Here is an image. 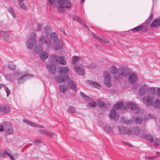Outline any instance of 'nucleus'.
<instances>
[{"instance_id": "obj_1", "label": "nucleus", "mask_w": 160, "mask_h": 160, "mask_svg": "<svg viewBox=\"0 0 160 160\" xmlns=\"http://www.w3.org/2000/svg\"><path fill=\"white\" fill-rule=\"evenodd\" d=\"M58 57L57 55H51L48 59V63L46 64L48 69L52 75H54L56 72V68L55 66L58 64Z\"/></svg>"}, {"instance_id": "obj_2", "label": "nucleus", "mask_w": 160, "mask_h": 160, "mask_svg": "<svg viewBox=\"0 0 160 160\" xmlns=\"http://www.w3.org/2000/svg\"><path fill=\"white\" fill-rule=\"evenodd\" d=\"M58 11L60 13H63L64 8L69 9L71 7V2L69 0H58Z\"/></svg>"}, {"instance_id": "obj_3", "label": "nucleus", "mask_w": 160, "mask_h": 160, "mask_svg": "<svg viewBox=\"0 0 160 160\" xmlns=\"http://www.w3.org/2000/svg\"><path fill=\"white\" fill-rule=\"evenodd\" d=\"M69 79V77L68 75H62L56 76L55 80L56 82L59 83H65Z\"/></svg>"}, {"instance_id": "obj_4", "label": "nucleus", "mask_w": 160, "mask_h": 160, "mask_svg": "<svg viewBox=\"0 0 160 160\" xmlns=\"http://www.w3.org/2000/svg\"><path fill=\"white\" fill-rule=\"evenodd\" d=\"M131 71L130 69L127 67H122L119 69V74L124 77L129 75Z\"/></svg>"}, {"instance_id": "obj_5", "label": "nucleus", "mask_w": 160, "mask_h": 160, "mask_svg": "<svg viewBox=\"0 0 160 160\" xmlns=\"http://www.w3.org/2000/svg\"><path fill=\"white\" fill-rule=\"evenodd\" d=\"M103 75L104 78V83L106 86L108 87H110L111 86L110 82L111 78L109 72L107 71H104Z\"/></svg>"}, {"instance_id": "obj_6", "label": "nucleus", "mask_w": 160, "mask_h": 160, "mask_svg": "<svg viewBox=\"0 0 160 160\" xmlns=\"http://www.w3.org/2000/svg\"><path fill=\"white\" fill-rule=\"evenodd\" d=\"M35 34H34L33 36H31L30 39L27 40L26 46L28 48H32L34 44L36 43V41L35 38Z\"/></svg>"}, {"instance_id": "obj_7", "label": "nucleus", "mask_w": 160, "mask_h": 160, "mask_svg": "<svg viewBox=\"0 0 160 160\" xmlns=\"http://www.w3.org/2000/svg\"><path fill=\"white\" fill-rule=\"evenodd\" d=\"M119 133L122 135L127 134L131 135L132 134V130L129 128H126L124 127H119Z\"/></svg>"}, {"instance_id": "obj_8", "label": "nucleus", "mask_w": 160, "mask_h": 160, "mask_svg": "<svg viewBox=\"0 0 160 160\" xmlns=\"http://www.w3.org/2000/svg\"><path fill=\"white\" fill-rule=\"evenodd\" d=\"M39 43L42 45H43L44 43H45L47 45L48 48L50 47L51 45V40L49 39H45L42 36L40 38Z\"/></svg>"}, {"instance_id": "obj_9", "label": "nucleus", "mask_w": 160, "mask_h": 160, "mask_svg": "<svg viewBox=\"0 0 160 160\" xmlns=\"http://www.w3.org/2000/svg\"><path fill=\"white\" fill-rule=\"evenodd\" d=\"M153 98L150 96H144L142 98V101L144 104L148 106H150L152 104Z\"/></svg>"}, {"instance_id": "obj_10", "label": "nucleus", "mask_w": 160, "mask_h": 160, "mask_svg": "<svg viewBox=\"0 0 160 160\" xmlns=\"http://www.w3.org/2000/svg\"><path fill=\"white\" fill-rule=\"evenodd\" d=\"M138 79L137 74L135 72H133L130 75L128 81L130 83L133 84L137 81Z\"/></svg>"}, {"instance_id": "obj_11", "label": "nucleus", "mask_w": 160, "mask_h": 160, "mask_svg": "<svg viewBox=\"0 0 160 160\" xmlns=\"http://www.w3.org/2000/svg\"><path fill=\"white\" fill-rule=\"evenodd\" d=\"M58 73L60 74L66 75L69 72V69L67 66H61L58 68Z\"/></svg>"}, {"instance_id": "obj_12", "label": "nucleus", "mask_w": 160, "mask_h": 160, "mask_svg": "<svg viewBox=\"0 0 160 160\" xmlns=\"http://www.w3.org/2000/svg\"><path fill=\"white\" fill-rule=\"evenodd\" d=\"M23 121L24 122L32 127H37L39 128H44V127L43 126L39 125L34 122H32L28 120L23 119Z\"/></svg>"}, {"instance_id": "obj_13", "label": "nucleus", "mask_w": 160, "mask_h": 160, "mask_svg": "<svg viewBox=\"0 0 160 160\" xmlns=\"http://www.w3.org/2000/svg\"><path fill=\"white\" fill-rule=\"evenodd\" d=\"M148 90V88L147 85H142L140 88L138 94L140 96L144 95Z\"/></svg>"}, {"instance_id": "obj_14", "label": "nucleus", "mask_w": 160, "mask_h": 160, "mask_svg": "<svg viewBox=\"0 0 160 160\" xmlns=\"http://www.w3.org/2000/svg\"><path fill=\"white\" fill-rule=\"evenodd\" d=\"M68 86L70 88L72 89L75 91H77V84L72 80H69L68 83Z\"/></svg>"}, {"instance_id": "obj_15", "label": "nucleus", "mask_w": 160, "mask_h": 160, "mask_svg": "<svg viewBox=\"0 0 160 160\" xmlns=\"http://www.w3.org/2000/svg\"><path fill=\"white\" fill-rule=\"evenodd\" d=\"M75 71L79 74L82 75L84 74V69L79 65H76L73 67Z\"/></svg>"}, {"instance_id": "obj_16", "label": "nucleus", "mask_w": 160, "mask_h": 160, "mask_svg": "<svg viewBox=\"0 0 160 160\" xmlns=\"http://www.w3.org/2000/svg\"><path fill=\"white\" fill-rule=\"evenodd\" d=\"M32 74H26L24 75L23 76H21L18 79V84L22 83L24 82L23 81V79H26L32 77Z\"/></svg>"}, {"instance_id": "obj_17", "label": "nucleus", "mask_w": 160, "mask_h": 160, "mask_svg": "<svg viewBox=\"0 0 160 160\" xmlns=\"http://www.w3.org/2000/svg\"><path fill=\"white\" fill-rule=\"evenodd\" d=\"M73 19L74 20L79 22L80 23L83 25L84 26V27L86 29H87L88 31L89 30V29H88V26L86 25L85 22L83 20H82L81 18H80L77 16H75L73 17Z\"/></svg>"}, {"instance_id": "obj_18", "label": "nucleus", "mask_w": 160, "mask_h": 160, "mask_svg": "<svg viewBox=\"0 0 160 160\" xmlns=\"http://www.w3.org/2000/svg\"><path fill=\"white\" fill-rule=\"evenodd\" d=\"M10 110V108L8 105H4L0 106V111L3 113H9Z\"/></svg>"}, {"instance_id": "obj_19", "label": "nucleus", "mask_w": 160, "mask_h": 160, "mask_svg": "<svg viewBox=\"0 0 160 160\" xmlns=\"http://www.w3.org/2000/svg\"><path fill=\"white\" fill-rule=\"evenodd\" d=\"M54 43H55L54 48L55 50L58 51L62 48V41L60 40Z\"/></svg>"}, {"instance_id": "obj_20", "label": "nucleus", "mask_w": 160, "mask_h": 160, "mask_svg": "<svg viewBox=\"0 0 160 160\" xmlns=\"http://www.w3.org/2000/svg\"><path fill=\"white\" fill-rule=\"evenodd\" d=\"M152 28H157L160 27V18L155 19L150 25Z\"/></svg>"}, {"instance_id": "obj_21", "label": "nucleus", "mask_w": 160, "mask_h": 160, "mask_svg": "<svg viewBox=\"0 0 160 160\" xmlns=\"http://www.w3.org/2000/svg\"><path fill=\"white\" fill-rule=\"evenodd\" d=\"M144 138L148 140H149L151 142H154V138L153 136L149 134H143Z\"/></svg>"}, {"instance_id": "obj_22", "label": "nucleus", "mask_w": 160, "mask_h": 160, "mask_svg": "<svg viewBox=\"0 0 160 160\" xmlns=\"http://www.w3.org/2000/svg\"><path fill=\"white\" fill-rule=\"evenodd\" d=\"M142 132V131L140 128L138 127H135L132 128V133L134 135H138Z\"/></svg>"}, {"instance_id": "obj_23", "label": "nucleus", "mask_w": 160, "mask_h": 160, "mask_svg": "<svg viewBox=\"0 0 160 160\" xmlns=\"http://www.w3.org/2000/svg\"><path fill=\"white\" fill-rule=\"evenodd\" d=\"M68 86L66 84H61L59 85V92L64 93L68 89Z\"/></svg>"}, {"instance_id": "obj_24", "label": "nucleus", "mask_w": 160, "mask_h": 160, "mask_svg": "<svg viewBox=\"0 0 160 160\" xmlns=\"http://www.w3.org/2000/svg\"><path fill=\"white\" fill-rule=\"evenodd\" d=\"M40 59L42 60H45L48 57V54L46 51H43L40 55Z\"/></svg>"}, {"instance_id": "obj_25", "label": "nucleus", "mask_w": 160, "mask_h": 160, "mask_svg": "<svg viewBox=\"0 0 160 160\" xmlns=\"http://www.w3.org/2000/svg\"><path fill=\"white\" fill-rule=\"evenodd\" d=\"M128 107L131 109L138 110L139 108L137 107L136 105L133 103L129 102L127 104Z\"/></svg>"}, {"instance_id": "obj_26", "label": "nucleus", "mask_w": 160, "mask_h": 160, "mask_svg": "<svg viewBox=\"0 0 160 160\" xmlns=\"http://www.w3.org/2000/svg\"><path fill=\"white\" fill-rule=\"evenodd\" d=\"M50 38L54 42L60 40L58 38V35L55 32H53L51 34Z\"/></svg>"}, {"instance_id": "obj_27", "label": "nucleus", "mask_w": 160, "mask_h": 160, "mask_svg": "<svg viewBox=\"0 0 160 160\" xmlns=\"http://www.w3.org/2000/svg\"><path fill=\"white\" fill-rule=\"evenodd\" d=\"M87 83L93 85V86L96 88H98V87H100L101 85L98 82H94L92 81L88 80L86 81Z\"/></svg>"}, {"instance_id": "obj_28", "label": "nucleus", "mask_w": 160, "mask_h": 160, "mask_svg": "<svg viewBox=\"0 0 160 160\" xmlns=\"http://www.w3.org/2000/svg\"><path fill=\"white\" fill-rule=\"evenodd\" d=\"M143 121V118L141 117H137L134 118V121L137 124H139L141 123Z\"/></svg>"}, {"instance_id": "obj_29", "label": "nucleus", "mask_w": 160, "mask_h": 160, "mask_svg": "<svg viewBox=\"0 0 160 160\" xmlns=\"http://www.w3.org/2000/svg\"><path fill=\"white\" fill-rule=\"evenodd\" d=\"M158 88L152 87L148 88V91L150 93L153 95H157L158 93Z\"/></svg>"}, {"instance_id": "obj_30", "label": "nucleus", "mask_w": 160, "mask_h": 160, "mask_svg": "<svg viewBox=\"0 0 160 160\" xmlns=\"http://www.w3.org/2000/svg\"><path fill=\"white\" fill-rule=\"evenodd\" d=\"M110 71L111 73L113 74H116L118 72H119V70L115 66H112L110 68Z\"/></svg>"}, {"instance_id": "obj_31", "label": "nucleus", "mask_w": 160, "mask_h": 160, "mask_svg": "<svg viewBox=\"0 0 160 160\" xmlns=\"http://www.w3.org/2000/svg\"><path fill=\"white\" fill-rule=\"evenodd\" d=\"M153 106L154 108H160V100L158 99H157L154 102Z\"/></svg>"}, {"instance_id": "obj_32", "label": "nucleus", "mask_w": 160, "mask_h": 160, "mask_svg": "<svg viewBox=\"0 0 160 160\" xmlns=\"http://www.w3.org/2000/svg\"><path fill=\"white\" fill-rule=\"evenodd\" d=\"M58 63H59L62 65H65L66 64V62L63 57L62 56L58 57Z\"/></svg>"}, {"instance_id": "obj_33", "label": "nucleus", "mask_w": 160, "mask_h": 160, "mask_svg": "<svg viewBox=\"0 0 160 160\" xmlns=\"http://www.w3.org/2000/svg\"><path fill=\"white\" fill-rule=\"evenodd\" d=\"M123 105V103L122 102H118L117 103L115 104L113 106V107L118 110L121 109Z\"/></svg>"}, {"instance_id": "obj_34", "label": "nucleus", "mask_w": 160, "mask_h": 160, "mask_svg": "<svg viewBox=\"0 0 160 160\" xmlns=\"http://www.w3.org/2000/svg\"><path fill=\"white\" fill-rule=\"evenodd\" d=\"M116 115V111L114 109H112L110 112L109 114V117L110 119H114Z\"/></svg>"}, {"instance_id": "obj_35", "label": "nucleus", "mask_w": 160, "mask_h": 160, "mask_svg": "<svg viewBox=\"0 0 160 160\" xmlns=\"http://www.w3.org/2000/svg\"><path fill=\"white\" fill-rule=\"evenodd\" d=\"M98 106L102 109L105 108L106 107V105L104 102L102 101H97Z\"/></svg>"}, {"instance_id": "obj_36", "label": "nucleus", "mask_w": 160, "mask_h": 160, "mask_svg": "<svg viewBox=\"0 0 160 160\" xmlns=\"http://www.w3.org/2000/svg\"><path fill=\"white\" fill-rule=\"evenodd\" d=\"M96 38L98 39L99 41L101 43H109V40L105 38H99V37H97Z\"/></svg>"}, {"instance_id": "obj_37", "label": "nucleus", "mask_w": 160, "mask_h": 160, "mask_svg": "<svg viewBox=\"0 0 160 160\" xmlns=\"http://www.w3.org/2000/svg\"><path fill=\"white\" fill-rule=\"evenodd\" d=\"M42 50V48L41 46H36L34 47V50L37 53H40Z\"/></svg>"}, {"instance_id": "obj_38", "label": "nucleus", "mask_w": 160, "mask_h": 160, "mask_svg": "<svg viewBox=\"0 0 160 160\" xmlns=\"http://www.w3.org/2000/svg\"><path fill=\"white\" fill-rule=\"evenodd\" d=\"M142 25H140L130 30V31H132L134 32H136L140 31L142 30Z\"/></svg>"}, {"instance_id": "obj_39", "label": "nucleus", "mask_w": 160, "mask_h": 160, "mask_svg": "<svg viewBox=\"0 0 160 160\" xmlns=\"http://www.w3.org/2000/svg\"><path fill=\"white\" fill-rule=\"evenodd\" d=\"M3 37L4 39L6 41H8L9 39V34L8 32H3Z\"/></svg>"}, {"instance_id": "obj_40", "label": "nucleus", "mask_w": 160, "mask_h": 160, "mask_svg": "<svg viewBox=\"0 0 160 160\" xmlns=\"http://www.w3.org/2000/svg\"><path fill=\"white\" fill-rule=\"evenodd\" d=\"M5 78L10 82L12 81L13 79V76L10 74H7L5 75Z\"/></svg>"}, {"instance_id": "obj_41", "label": "nucleus", "mask_w": 160, "mask_h": 160, "mask_svg": "<svg viewBox=\"0 0 160 160\" xmlns=\"http://www.w3.org/2000/svg\"><path fill=\"white\" fill-rule=\"evenodd\" d=\"M68 112L72 114L73 113H76V111L75 110L74 108L72 106H70L67 110Z\"/></svg>"}, {"instance_id": "obj_42", "label": "nucleus", "mask_w": 160, "mask_h": 160, "mask_svg": "<svg viewBox=\"0 0 160 160\" xmlns=\"http://www.w3.org/2000/svg\"><path fill=\"white\" fill-rule=\"evenodd\" d=\"M103 129L107 132H109L111 131L112 130V128L110 127L109 126H106L103 128Z\"/></svg>"}, {"instance_id": "obj_43", "label": "nucleus", "mask_w": 160, "mask_h": 160, "mask_svg": "<svg viewBox=\"0 0 160 160\" xmlns=\"http://www.w3.org/2000/svg\"><path fill=\"white\" fill-rule=\"evenodd\" d=\"M8 67L12 70H15L16 68V65L14 64H10L8 65Z\"/></svg>"}, {"instance_id": "obj_44", "label": "nucleus", "mask_w": 160, "mask_h": 160, "mask_svg": "<svg viewBox=\"0 0 160 160\" xmlns=\"http://www.w3.org/2000/svg\"><path fill=\"white\" fill-rule=\"evenodd\" d=\"M9 126V128H8V129L6 130L5 132L8 134H12L13 132V130L12 126Z\"/></svg>"}, {"instance_id": "obj_45", "label": "nucleus", "mask_w": 160, "mask_h": 160, "mask_svg": "<svg viewBox=\"0 0 160 160\" xmlns=\"http://www.w3.org/2000/svg\"><path fill=\"white\" fill-rule=\"evenodd\" d=\"M3 124L5 131L8 129V128H9V126H12L11 124L8 122H6L3 123Z\"/></svg>"}, {"instance_id": "obj_46", "label": "nucleus", "mask_w": 160, "mask_h": 160, "mask_svg": "<svg viewBox=\"0 0 160 160\" xmlns=\"http://www.w3.org/2000/svg\"><path fill=\"white\" fill-rule=\"evenodd\" d=\"M79 59V57L77 56H74L72 57V62L73 64H76V62Z\"/></svg>"}, {"instance_id": "obj_47", "label": "nucleus", "mask_w": 160, "mask_h": 160, "mask_svg": "<svg viewBox=\"0 0 160 160\" xmlns=\"http://www.w3.org/2000/svg\"><path fill=\"white\" fill-rule=\"evenodd\" d=\"M153 14L152 13L151 14L150 16L148 18V19H147V22L146 23V25H148L149 24V22L152 19L153 17Z\"/></svg>"}, {"instance_id": "obj_48", "label": "nucleus", "mask_w": 160, "mask_h": 160, "mask_svg": "<svg viewBox=\"0 0 160 160\" xmlns=\"http://www.w3.org/2000/svg\"><path fill=\"white\" fill-rule=\"evenodd\" d=\"M8 12L12 15L14 18H15L16 16L15 13L14 12L12 9L11 8H9L8 9Z\"/></svg>"}, {"instance_id": "obj_49", "label": "nucleus", "mask_w": 160, "mask_h": 160, "mask_svg": "<svg viewBox=\"0 0 160 160\" xmlns=\"http://www.w3.org/2000/svg\"><path fill=\"white\" fill-rule=\"evenodd\" d=\"M88 105L91 107L93 108L96 106L97 103L94 101H91L88 103Z\"/></svg>"}, {"instance_id": "obj_50", "label": "nucleus", "mask_w": 160, "mask_h": 160, "mask_svg": "<svg viewBox=\"0 0 160 160\" xmlns=\"http://www.w3.org/2000/svg\"><path fill=\"white\" fill-rule=\"evenodd\" d=\"M20 8L24 10H25L27 9V7L22 2H18Z\"/></svg>"}, {"instance_id": "obj_51", "label": "nucleus", "mask_w": 160, "mask_h": 160, "mask_svg": "<svg viewBox=\"0 0 160 160\" xmlns=\"http://www.w3.org/2000/svg\"><path fill=\"white\" fill-rule=\"evenodd\" d=\"M54 134L52 132H50L48 130H46L44 135L51 137L54 135Z\"/></svg>"}, {"instance_id": "obj_52", "label": "nucleus", "mask_w": 160, "mask_h": 160, "mask_svg": "<svg viewBox=\"0 0 160 160\" xmlns=\"http://www.w3.org/2000/svg\"><path fill=\"white\" fill-rule=\"evenodd\" d=\"M123 122L124 123H126L127 125H128L130 124H132L133 122V121L131 119L129 120L128 121L126 120H124Z\"/></svg>"}, {"instance_id": "obj_53", "label": "nucleus", "mask_w": 160, "mask_h": 160, "mask_svg": "<svg viewBox=\"0 0 160 160\" xmlns=\"http://www.w3.org/2000/svg\"><path fill=\"white\" fill-rule=\"evenodd\" d=\"M142 30H143V32H146L148 30V26H145L144 24H142Z\"/></svg>"}, {"instance_id": "obj_54", "label": "nucleus", "mask_w": 160, "mask_h": 160, "mask_svg": "<svg viewBox=\"0 0 160 160\" xmlns=\"http://www.w3.org/2000/svg\"><path fill=\"white\" fill-rule=\"evenodd\" d=\"M42 142L41 140L40 139H36L34 142V143L36 145H38L40 144Z\"/></svg>"}, {"instance_id": "obj_55", "label": "nucleus", "mask_w": 160, "mask_h": 160, "mask_svg": "<svg viewBox=\"0 0 160 160\" xmlns=\"http://www.w3.org/2000/svg\"><path fill=\"white\" fill-rule=\"evenodd\" d=\"M4 89L7 93V97H8L11 93L10 91L8 89L7 87H5Z\"/></svg>"}, {"instance_id": "obj_56", "label": "nucleus", "mask_w": 160, "mask_h": 160, "mask_svg": "<svg viewBox=\"0 0 160 160\" xmlns=\"http://www.w3.org/2000/svg\"><path fill=\"white\" fill-rule=\"evenodd\" d=\"M97 67V65L95 62H92L91 64V67L92 69H95Z\"/></svg>"}, {"instance_id": "obj_57", "label": "nucleus", "mask_w": 160, "mask_h": 160, "mask_svg": "<svg viewBox=\"0 0 160 160\" xmlns=\"http://www.w3.org/2000/svg\"><path fill=\"white\" fill-rule=\"evenodd\" d=\"M42 26L41 24H38L37 25V31H40L42 28Z\"/></svg>"}, {"instance_id": "obj_58", "label": "nucleus", "mask_w": 160, "mask_h": 160, "mask_svg": "<svg viewBox=\"0 0 160 160\" xmlns=\"http://www.w3.org/2000/svg\"><path fill=\"white\" fill-rule=\"evenodd\" d=\"M80 93L81 95L83 98H89V97L87 96L83 92H81Z\"/></svg>"}, {"instance_id": "obj_59", "label": "nucleus", "mask_w": 160, "mask_h": 160, "mask_svg": "<svg viewBox=\"0 0 160 160\" xmlns=\"http://www.w3.org/2000/svg\"><path fill=\"white\" fill-rule=\"evenodd\" d=\"M46 130H39L38 132H39L40 133H42L43 134L45 135L46 132Z\"/></svg>"}, {"instance_id": "obj_60", "label": "nucleus", "mask_w": 160, "mask_h": 160, "mask_svg": "<svg viewBox=\"0 0 160 160\" xmlns=\"http://www.w3.org/2000/svg\"><path fill=\"white\" fill-rule=\"evenodd\" d=\"M148 119L150 118H155V116L152 114H149L148 117Z\"/></svg>"}, {"instance_id": "obj_61", "label": "nucleus", "mask_w": 160, "mask_h": 160, "mask_svg": "<svg viewBox=\"0 0 160 160\" xmlns=\"http://www.w3.org/2000/svg\"><path fill=\"white\" fill-rule=\"evenodd\" d=\"M5 129L4 126L0 125V132L3 131Z\"/></svg>"}, {"instance_id": "obj_62", "label": "nucleus", "mask_w": 160, "mask_h": 160, "mask_svg": "<svg viewBox=\"0 0 160 160\" xmlns=\"http://www.w3.org/2000/svg\"><path fill=\"white\" fill-rule=\"evenodd\" d=\"M55 0H49V2L50 4H53Z\"/></svg>"}, {"instance_id": "obj_63", "label": "nucleus", "mask_w": 160, "mask_h": 160, "mask_svg": "<svg viewBox=\"0 0 160 160\" xmlns=\"http://www.w3.org/2000/svg\"><path fill=\"white\" fill-rule=\"evenodd\" d=\"M122 142L124 144L127 145L129 147H132V145L131 144L128 143H127L126 142H125L124 141H122Z\"/></svg>"}, {"instance_id": "obj_64", "label": "nucleus", "mask_w": 160, "mask_h": 160, "mask_svg": "<svg viewBox=\"0 0 160 160\" xmlns=\"http://www.w3.org/2000/svg\"><path fill=\"white\" fill-rule=\"evenodd\" d=\"M158 96H160V88H158V93L157 94Z\"/></svg>"}]
</instances>
